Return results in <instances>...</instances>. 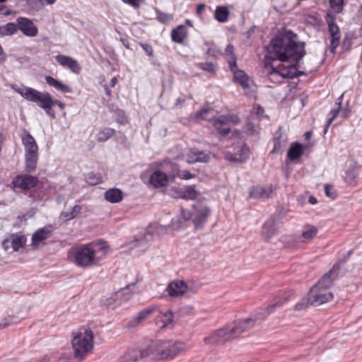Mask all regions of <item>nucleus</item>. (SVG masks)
Instances as JSON below:
<instances>
[{
	"instance_id": "obj_1",
	"label": "nucleus",
	"mask_w": 362,
	"mask_h": 362,
	"mask_svg": "<svg viewBox=\"0 0 362 362\" xmlns=\"http://www.w3.org/2000/svg\"><path fill=\"white\" fill-rule=\"evenodd\" d=\"M304 47H266L264 67L271 80L278 77L293 78L305 74L298 70L299 60L305 55Z\"/></svg>"
},
{
	"instance_id": "obj_2",
	"label": "nucleus",
	"mask_w": 362,
	"mask_h": 362,
	"mask_svg": "<svg viewBox=\"0 0 362 362\" xmlns=\"http://www.w3.org/2000/svg\"><path fill=\"white\" fill-rule=\"evenodd\" d=\"M153 361L172 360L187 350V344L176 339L151 341Z\"/></svg>"
},
{
	"instance_id": "obj_3",
	"label": "nucleus",
	"mask_w": 362,
	"mask_h": 362,
	"mask_svg": "<svg viewBox=\"0 0 362 362\" xmlns=\"http://www.w3.org/2000/svg\"><path fill=\"white\" fill-rule=\"evenodd\" d=\"M93 333L87 327H81L72 333L71 345L74 357L83 361L93 349Z\"/></svg>"
},
{
	"instance_id": "obj_4",
	"label": "nucleus",
	"mask_w": 362,
	"mask_h": 362,
	"mask_svg": "<svg viewBox=\"0 0 362 362\" xmlns=\"http://www.w3.org/2000/svg\"><path fill=\"white\" fill-rule=\"evenodd\" d=\"M11 88L25 100L35 103L39 107L44 109L46 113L51 117L54 118L55 117V114L52 110V107L55 105V102L48 93H42L29 87L20 88L16 84L11 85Z\"/></svg>"
},
{
	"instance_id": "obj_5",
	"label": "nucleus",
	"mask_w": 362,
	"mask_h": 362,
	"mask_svg": "<svg viewBox=\"0 0 362 362\" xmlns=\"http://www.w3.org/2000/svg\"><path fill=\"white\" fill-rule=\"evenodd\" d=\"M22 142L25 152V171L27 173H32L37 168L38 146L35 139L29 133H25V136L22 137Z\"/></svg>"
},
{
	"instance_id": "obj_6",
	"label": "nucleus",
	"mask_w": 362,
	"mask_h": 362,
	"mask_svg": "<svg viewBox=\"0 0 362 362\" xmlns=\"http://www.w3.org/2000/svg\"><path fill=\"white\" fill-rule=\"evenodd\" d=\"M237 338L232 324L216 329L204 338V341L208 345L223 344Z\"/></svg>"
},
{
	"instance_id": "obj_7",
	"label": "nucleus",
	"mask_w": 362,
	"mask_h": 362,
	"mask_svg": "<svg viewBox=\"0 0 362 362\" xmlns=\"http://www.w3.org/2000/svg\"><path fill=\"white\" fill-rule=\"evenodd\" d=\"M225 56L230 69L233 73L234 81L243 88H248L250 86L249 78L243 71L237 68V57L233 47H226Z\"/></svg>"
},
{
	"instance_id": "obj_8",
	"label": "nucleus",
	"mask_w": 362,
	"mask_h": 362,
	"mask_svg": "<svg viewBox=\"0 0 362 362\" xmlns=\"http://www.w3.org/2000/svg\"><path fill=\"white\" fill-rule=\"evenodd\" d=\"M140 360L153 361L151 341L141 347L129 348L123 354L121 362H138Z\"/></svg>"
},
{
	"instance_id": "obj_9",
	"label": "nucleus",
	"mask_w": 362,
	"mask_h": 362,
	"mask_svg": "<svg viewBox=\"0 0 362 362\" xmlns=\"http://www.w3.org/2000/svg\"><path fill=\"white\" fill-rule=\"evenodd\" d=\"M210 209L206 204L197 202L192 206V209L188 211L190 214V219L192 220L195 229H199L206 222L210 214Z\"/></svg>"
},
{
	"instance_id": "obj_10",
	"label": "nucleus",
	"mask_w": 362,
	"mask_h": 362,
	"mask_svg": "<svg viewBox=\"0 0 362 362\" xmlns=\"http://www.w3.org/2000/svg\"><path fill=\"white\" fill-rule=\"evenodd\" d=\"M308 294L311 298L312 303H314V306H318L329 302L332 300L334 296L331 291L317 285L310 288Z\"/></svg>"
},
{
	"instance_id": "obj_11",
	"label": "nucleus",
	"mask_w": 362,
	"mask_h": 362,
	"mask_svg": "<svg viewBox=\"0 0 362 362\" xmlns=\"http://www.w3.org/2000/svg\"><path fill=\"white\" fill-rule=\"evenodd\" d=\"M95 252L87 245H83L75 253V263L80 267H88L93 264Z\"/></svg>"
},
{
	"instance_id": "obj_12",
	"label": "nucleus",
	"mask_w": 362,
	"mask_h": 362,
	"mask_svg": "<svg viewBox=\"0 0 362 362\" xmlns=\"http://www.w3.org/2000/svg\"><path fill=\"white\" fill-rule=\"evenodd\" d=\"M263 319L264 318H262V315L259 314L258 310L254 317H248L238 321H235L232 323V325L235 332L236 337H238L243 332L254 327L258 320Z\"/></svg>"
},
{
	"instance_id": "obj_13",
	"label": "nucleus",
	"mask_w": 362,
	"mask_h": 362,
	"mask_svg": "<svg viewBox=\"0 0 362 362\" xmlns=\"http://www.w3.org/2000/svg\"><path fill=\"white\" fill-rule=\"evenodd\" d=\"M39 180L37 177L28 174H21L15 177L12 181L14 187L19 188L23 190H28L35 187Z\"/></svg>"
},
{
	"instance_id": "obj_14",
	"label": "nucleus",
	"mask_w": 362,
	"mask_h": 362,
	"mask_svg": "<svg viewBox=\"0 0 362 362\" xmlns=\"http://www.w3.org/2000/svg\"><path fill=\"white\" fill-rule=\"evenodd\" d=\"M270 45H299L298 36L291 30H283L279 32L275 40H273ZM300 45H305L303 42Z\"/></svg>"
},
{
	"instance_id": "obj_15",
	"label": "nucleus",
	"mask_w": 362,
	"mask_h": 362,
	"mask_svg": "<svg viewBox=\"0 0 362 362\" xmlns=\"http://www.w3.org/2000/svg\"><path fill=\"white\" fill-rule=\"evenodd\" d=\"M26 238L23 235L11 234L8 238L4 240L2 246L6 251L16 252L25 245Z\"/></svg>"
},
{
	"instance_id": "obj_16",
	"label": "nucleus",
	"mask_w": 362,
	"mask_h": 362,
	"mask_svg": "<svg viewBox=\"0 0 362 362\" xmlns=\"http://www.w3.org/2000/svg\"><path fill=\"white\" fill-rule=\"evenodd\" d=\"M53 230L54 227L52 225H47L37 230L32 236L31 245L34 248L38 247L44 240L52 235Z\"/></svg>"
},
{
	"instance_id": "obj_17",
	"label": "nucleus",
	"mask_w": 362,
	"mask_h": 362,
	"mask_svg": "<svg viewBox=\"0 0 362 362\" xmlns=\"http://www.w3.org/2000/svg\"><path fill=\"white\" fill-rule=\"evenodd\" d=\"M16 23H18V29L25 35L35 37L37 35L38 29L31 20L24 17H18L16 19Z\"/></svg>"
},
{
	"instance_id": "obj_18",
	"label": "nucleus",
	"mask_w": 362,
	"mask_h": 362,
	"mask_svg": "<svg viewBox=\"0 0 362 362\" xmlns=\"http://www.w3.org/2000/svg\"><path fill=\"white\" fill-rule=\"evenodd\" d=\"M188 286L184 281L175 280L168 284L166 291L170 297L177 298L183 296Z\"/></svg>"
},
{
	"instance_id": "obj_19",
	"label": "nucleus",
	"mask_w": 362,
	"mask_h": 362,
	"mask_svg": "<svg viewBox=\"0 0 362 362\" xmlns=\"http://www.w3.org/2000/svg\"><path fill=\"white\" fill-rule=\"evenodd\" d=\"M134 286V283L129 284L127 286L124 288H122L117 292L103 297L100 300L102 305L107 308L115 307L119 297L124 296V294L126 293L125 291H129L130 288Z\"/></svg>"
},
{
	"instance_id": "obj_20",
	"label": "nucleus",
	"mask_w": 362,
	"mask_h": 362,
	"mask_svg": "<svg viewBox=\"0 0 362 362\" xmlns=\"http://www.w3.org/2000/svg\"><path fill=\"white\" fill-rule=\"evenodd\" d=\"M291 295L278 296L274 299V300L268 305L267 307L259 308V314L262 315V318H265L267 315L272 313L274 309L277 307H280L285 303L289 300Z\"/></svg>"
},
{
	"instance_id": "obj_21",
	"label": "nucleus",
	"mask_w": 362,
	"mask_h": 362,
	"mask_svg": "<svg viewBox=\"0 0 362 362\" xmlns=\"http://www.w3.org/2000/svg\"><path fill=\"white\" fill-rule=\"evenodd\" d=\"M335 16L332 11H329L325 16V21L328 25L329 31L332 35V45L339 41L340 38L339 29L337 25L334 23Z\"/></svg>"
},
{
	"instance_id": "obj_22",
	"label": "nucleus",
	"mask_w": 362,
	"mask_h": 362,
	"mask_svg": "<svg viewBox=\"0 0 362 362\" xmlns=\"http://www.w3.org/2000/svg\"><path fill=\"white\" fill-rule=\"evenodd\" d=\"M278 232V228L274 220H268L266 221L260 232L262 239L264 242H269L271 238L275 235Z\"/></svg>"
},
{
	"instance_id": "obj_23",
	"label": "nucleus",
	"mask_w": 362,
	"mask_h": 362,
	"mask_svg": "<svg viewBox=\"0 0 362 362\" xmlns=\"http://www.w3.org/2000/svg\"><path fill=\"white\" fill-rule=\"evenodd\" d=\"M339 267L334 266L328 272L325 274L315 284L325 289L329 290L332 286L334 280L338 276Z\"/></svg>"
},
{
	"instance_id": "obj_24",
	"label": "nucleus",
	"mask_w": 362,
	"mask_h": 362,
	"mask_svg": "<svg viewBox=\"0 0 362 362\" xmlns=\"http://www.w3.org/2000/svg\"><path fill=\"white\" fill-rule=\"evenodd\" d=\"M185 159L188 163L197 162L206 163L209 160V155L205 154L203 151L191 149L185 156Z\"/></svg>"
},
{
	"instance_id": "obj_25",
	"label": "nucleus",
	"mask_w": 362,
	"mask_h": 362,
	"mask_svg": "<svg viewBox=\"0 0 362 362\" xmlns=\"http://www.w3.org/2000/svg\"><path fill=\"white\" fill-rule=\"evenodd\" d=\"M317 227L310 224H305L300 232V241L305 244L309 243L317 236Z\"/></svg>"
},
{
	"instance_id": "obj_26",
	"label": "nucleus",
	"mask_w": 362,
	"mask_h": 362,
	"mask_svg": "<svg viewBox=\"0 0 362 362\" xmlns=\"http://www.w3.org/2000/svg\"><path fill=\"white\" fill-rule=\"evenodd\" d=\"M250 149L248 147L244 146L238 151L237 153L233 155L230 152H226L225 158L228 161L233 163H243L249 158Z\"/></svg>"
},
{
	"instance_id": "obj_27",
	"label": "nucleus",
	"mask_w": 362,
	"mask_h": 362,
	"mask_svg": "<svg viewBox=\"0 0 362 362\" xmlns=\"http://www.w3.org/2000/svg\"><path fill=\"white\" fill-rule=\"evenodd\" d=\"M287 141V134L284 133L281 128L279 129L274 137V146L271 153H278L282 152L286 146Z\"/></svg>"
},
{
	"instance_id": "obj_28",
	"label": "nucleus",
	"mask_w": 362,
	"mask_h": 362,
	"mask_svg": "<svg viewBox=\"0 0 362 362\" xmlns=\"http://www.w3.org/2000/svg\"><path fill=\"white\" fill-rule=\"evenodd\" d=\"M56 60L59 64L70 69L74 73H78L81 70V67L78 62L69 57L64 55H57L56 57Z\"/></svg>"
},
{
	"instance_id": "obj_29",
	"label": "nucleus",
	"mask_w": 362,
	"mask_h": 362,
	"mask_svg": "<svg viewBox=\"0 0 362 362\" xmlns=\"http://www.w3.org/2000/svg\"><path fill=\"white\" fill-rule=\"evenodd\" d=\"M173 317V313L170 310L159 313L155 319L156 325L161 329L166 328L172 325Z\"/></svg>"
},
{
	"instance_id": "obj_30",
	"label": "nucleus",
	"mask_w": 362,
	"mask_h": 362,
	"mask_svg": "<svg viewBox=\"0 0 362 362\" xmlns=\"http://www.w3.org/2000/svg\"><path fill=\"white\" fill-rule=\"evenodd\" d=\"M190 220V214L187 210L180 209V214L172 220L171 226L175 230H179L184 227L187 221Z\"/></svg>"
},
{
	"instance_id": "obj_31",
	"label": "nucleus",
	"mask_w": 362,
	"mask_h": 362,
	"mask_svg": "<svg viewBox=\"0 0 362 362\" xmlns=\"http://www.w3.org/2000/svg\"><path fill=\"white\" fill-rule=\"evenodd\" d=\"M273 191L274 188L272 185L257 186L251 189L250 195L255 198H268Z\"/></svg>"
},
{
	"instance_id": "obj_32",
	"label": "nucleus",
	"mask_w": 362,
	"mask_h": 362,
	"mask_svg": "<svg viewBox=\"0 0 362 362\" xmlns=\"http://www.w3.org/2000/svg\"><path fill=\"white\" fill-rule=\"evenodd\" d=\"M168 180L169 179L168 175L160 170L155 171L150 177V182L155 187L165 186L168 184Z\"/></svg>"
},
{
	"instance_id": "obj_33",
	"label": "nucleus",
	"mask_w": 362,
	"mask_h": 362,
	"mask_svg": "<svg viewBox=\"0 0 362 362\" xmlns=\"http://www.w3.org/2000/svg\"><path fill=\"white\" fill-rule=\"evenodd\" d=\"M187 36V29L185 25H179L171 32V37L174 42L181 44Z\"/></svg>"
},
{
	"instance_id": "obj_34",
	"label": "nucleus",
	"mask_w": 362,
	"mask_h": 362,
	"mask_svg": "<svg viewBox=\"0 0 362 362\" xmlns=\"http://www.w3.org/2000/svg\"><path fill=\"white\" fill-rule=\"evenodd\" d=\"M157 310V308L156 306H151L148 308H145L144 310L139 312L136 316H135L132 320V323L134 324V325H136L139 324L140 322L146 320L147 318H148L156 310Z\"/></svg>"
},
{
	"instance_id": "obj_35",
	"label": "nucleus",
	"mask_w": 362,
	"mask_h": 362,
	"mask_svg": "<svg viewBox=\"0 0 362 362\" xmlns=\"http://www.w3.org/2000/svg\"><path fill=\"white\" fill-rule=\"evenodd\" d=\"M105 199L110 203H118L123 199L122 191L117 188H112L105 192Z\"/></svg>"
},
{
	"instance_id": "obj_36",
	"label": "nucleus",
	"mask_w": 362,
	"mask_h": 362,
	"mask_svg": "<svg viewBox=\"0 0 362 362\" xmlns=\"http://www.w3.org/2000/svg\"><path fill=\"white\" fill-rule=\"evenodd\" d=\"M258 122L259 121L257 120H252L250 117H249L245 125V133L251 136L259 135L260 127L259 126Z\"/></svg>"
},
{
	"instance_id": "obj_37",
	"label": "nucleus",
	"mask_w": 362,
	"mask_h": 362,
	"mask_svg": "<svg viewBox=\"0 0 362 362\" xmlns=\"http://www.w3.org/2000/svg\"><path fill=\"white\" fill-rule=\"evenodd\" d=\"M46 83L50 86L56 88L57 90H59L62 93H71V88L66 84L62 83L61 81L54 78L52 76H46L45 77Z\"/></svg>"
},
{
	"instance_id": "obj_38",
	"label": "nucleus",
	"mask_w": 362,
	"mask_h": 362,
	"mask_svg": "<svg viewBox=\"0 0 362 362\" xmlns=\"http://www.w3.org/2000/svg\"><path fill=\"white\" fill-rule=\"evenodd\" d=\"M303 153V146L299 143H293L288 151L287 157L291 160H295L300 158Z\"/></svg>"
},
{
	"instance_id": "obj_39",
	"label": "nucleus",
	"mask_w": 362,
	"mask_h": 362,
	"mask_svg": "<svg viewBox=\"0 0 362 362\" xmlns=\"http://www.w3.org/2000/svg\"><path fill=\"white\" fill-rule=\"evenodd\" d=\"M280 241L284 247L295 248L298 245L299 240L293 234H286L280 238Z\"/></svg>"
},
{
	"instance_id": "obj_40",
	"label": "nucleus",
	"mask_w": 362,
	"mask_h": 362,
	"mask_svg": "<svg viewBox=\"0 0 362 362\" xmlns=\"http://www.w3.org/2000/svg\"><path fill=\"white\" fill-rule=\"evenodd\" d=\"M221 117L220 116L214 120L213 125L222 136H226L230 132V129L226 122H221Z\"/></svg>"
},
{
	"instance_id": "obj_41",
	"label": "nucleus",
	"mask_w": 362,
	"mask_h": 362,
	"mask_svg": "<svg viewBox=\"0 0 362 362\" xmlns=\"http://www.w3.org/2000/svg\"><path fill=\"white\" fill-rule=\"evenodd\" d=\"M343 97V94L337 99L336 102V107L330 111L331 117L327 120L326 126L325 127L324 133L325 134L327 132L329 126L332 124L335 117L338 115L339 112L341 109V99Z\"/></svg>"
},
{
	"instance_id": "obj_42",
	"label": "nucleus",
	"mask_w": 362,
	"mask_h": 362,
	"mask_svg": "<svg viewBox=\"0 0 362 362\" xmlns=\"http://www.w3.org/2000/svg\"><path fill=\"white\" fill-rule=\"evenodd\" d=\"M18 30V23H8L4 25L0 26V36L11 35Z\"/></svg>"
},
{
	"instance_id": "obj_43",
	"label": "nucleus",
	"mask_w": 362,
	"mask_h": 362,
	"mask_svg": "<svg viewBox=\"0 0 362 362\" xmlns=\"http://www.w3.org/2000/svg\"><path fill=\"white\" fill-rule=\"evenodd\" d=\"M229 16V11L226 6H218L215 11L216 19L221 23L227 21Z\"/></svg>"
},
{
	"instance_id": "obj_44",
	"label": "nucleus",
	"mask_w": 362,
	"mask_h": 362,
	"mask_svg": "<svg viewBox=\"0 0 362 362\" xmlns=\"http://www.w3.org/2000/svg\"><path fill=\"white\" fill-rule=\"evenodd\" d=\"M310 305H314V303H312L311 298L308 294V297L303 298L295 305L294 309L296 311H303L305 310Z\"/></svg>"
},
{
	"instance_id": "obj_45",
	"label": "nucleus",
	"mask_w": 362,
	"mask_h": 362,
	"mask_svg": "<svg viewBox=\"0 0 362 362\" xmlns=\"http://www.w3.org/2000/svg\"><path fill=\"white\" fill-rule=\"evenodd\" d=\"M81 207L79 205L74 206L69 211H63L61 216L65 221H69L74 218L81 211Z\"/></svg>"
},
{
	"instance_id": "obj_46",
	"label": "nucleus",
	"mask_w": 362,
	"mask_h": 362,
	"mask_svg": "<svg viewBox=\"0 0 362 362\" xmlns=\"http://www.w3.org/2000/svg\"><path fill=\"white\" fill-rule=\"evenodd\" d=\"M114 132L113 129L105 128L98 134L97 139L100 142L105 141L114 134Z\"/></svg>"
},
{
	"instance_id": "obj_47",
	"label": "nucleus",
	"mask_w": 362,
	"mask_h": 362,
	"mask_svg": "<svg viewBox=\"0 0 362 362\" xmlns=\"http://www.w3.org/2000/svg\"><path fill=\"white\" fill-rule=\"evenodd\" d=\"M86 182L90 185H95L102 182V177L99 173H89L86 177Z\"/></svg>"
},
{
	"instance_id": "obj_48",
	"label": "nucleus",
	"mask_w": 362,
	"mask_h": 362,
	"mask_svg": "<svg viewBox=\"0 0 362 362\" xmlns=\"http://www.w3.org/2000/svg\"><path fill=\"white\" fill-rule=\"evenodd\" d=\"M264 109L259 105H254L250 117L252 120L259 121L263 117Z\"/></svg>"
},
{
	"instance_id": "obj_49",
	"label": "nucleus",
	"mask_w": 362,
	"mask_h": 362,
	"mask_svg": "<svg viewBox=\"0 0 362 362\" xmlns=\"http://www.w3.org/2000/svg\"><path fill=\"white\" fill-rule=\"evenodd\" d=\"M357 177V173L354 169L349 170L346 173L345 181L350 186H354L356 185V178Z\"/></svg>"
},
{
	"instance_id": "obj_50",
	"label": "nucleus",
	"mask_w": 362,
	"mask_h": 362,
	"mask_svg": "<svg viewBox=\"0 0 362 362\" xmlns=\"http://www.w3.org/2000/svg\"><path fill=\"white\" fill-rule=\"evenodd\" d=\"M221 122H226L228 125L230 123L238 124L240 122V119L237 115H221Z\"/></svg>"
},
{
	"instance_id": "obj_51",
	"label": "nucleus",
	"mask_w": 362,
	"mask_h": 362,
	"mask_svg": "<svg viewBox=\"0 0 362 362\" xmlns=\"http://www.w3.org/2000/svg\"><path fill=\"white\" fill-rule=\"evenodd\" d=\"M329 4L333 11L339 13L344 8V0H329Z\"/></svg>"
},
{
	"instance_id": "obj_52",
	"label": "nucleus",
	"mask_w": 362,
	"mask_h": 362,
	"mask_svg": "<svg viewBox=\"0 0 362 362\" xmlns=\"http://www.w3.org/2000/svg\"><path fill=\"white\" fill-rule=\"evenodd\" d=\"M184 194L182 195V199H193L197 197V192H196L195 189L192 187H188L185 189H183Z\"/></svg>"
},
{
	"instance_id": "obj_53",
	"label": "nucleus",
	"mask_w": 362,
	"mask_h": 362,
	"mask_svg": "<svg viewBox=\"0 0 362 362\" xmlns=\"http://www.w3.org/2000/svg\"><path fill=\"white\" fill-rule=\"evenodd\" d=\"M199 66L203 70L214 74L216 73V66L213 63L211 62H205V63H200L199 64Z\"/></svg>"
},
{
	"instance_id": "obj_54",
	"label": "nucleus",
	"mask_w": 362,
	"mask_h": 362,
	"mask_svg": "<svg viewBox=\"0 0 362 362\" xmlns=\"http://www.w3.org/2000/svg\"><path fill=\"white\" fill-rule=\"evenodd\" d=\"M156 13H157V16H156L157 19L160 23H168L173 18L171 15H170L168 13H165L161 12V11H157Z\"/></svg>"
},
{
	"instance_id": "obj_55",
	"label": "nucleus",
	"mask_w": 362,
	"mask_h": 362,
	"mask_svg": "<svg viewBox=\"0 0 362 362\" xmlns=\"http://www.w3.org/2000/svg\"><path fill=\"white\" fill-rule=\"evenodd\" d=\"M325 191L326 195L331 199H334L337 196L336 192L333 189L331 185H326L325 186Z\"/></svg>"
},
{
	"instance_id": "obj_56",
	"label": "nucleus",
	"mask_w": 362,
	"mask_h": 362,
	"mask_svg": "<svg viewBox=\"0 0 362 362\" xmlns=\"http://www.w3.org/2000/svg\"><path fill=\"white\" fill-rule=\"evenodd\" d=\"M143 1L144 0H122L123 3L129 4L135 8H139L141 2Z\"/></svg>"
},
{
	"instance_id": "obj_57",
	"label": "nucleus",
	"mask_w": 362,
	"mask_h": 362,
	"mask_svg": "<svg viewBox=\"0 0 362 362\" xmlns=\"http://www.w3.org/2000/svg\"><path fill=\"white\" fill-rule=\"evenodd\" d=\"M12 13V11L6 6H0V14L3 16H9Z\"/></svg>"
},
{
	"instance_id": "obj_58",
	"label": "nucleus",
	"mask_w": 362,
	"mask_h": 362,
	"mask_svg": "<svg viewBox=\"0 0 362 362\" xmlns=\"http://www.w3.org/2000/svg\"><path fill=\"white\" fill-rule=\"evenodd\" d=\"M208 112V110L206 109H202L200 112H199L197 115V117L198 118H201L202 119H207V117L206 114Z\"/></svg>"
},
{
	"instance_id": "obj_59",
	"label": "nucleus",
	"mask_w": 362,
	"mask_h": 362,
	"mask_svg": "<svg viewBox=\"0 0 362 362\" xmlns=\"http://www.w3.org/2000/svg\"><path fill=\"white\" fill-rule=\"evenodd\" d=\"M180 177L182 179L189 180L193 177V175L189 172L185 170L182 172V173L180 175Z\"/></svg>"
},
{
	"instance_id": "obj_60",
	"label": "nucleus",
	"mask_w": 362,
	"mask_h": 362,
	"mask_svg": "<svg viewBox=\"0 0 362 362\" xmlns=\"http://www.w3.org/2000/svg\"><path fill=\"white\" fill-rule=\"evenodd\" d=\"M147 236H148V237H150V238H151V234L146 235L144 236V239H142V240H141V239H136V240H135V241H134V242L136 243L134 245H135V246H137V245H139L141 244L142 243H144L145 240H148V238H147Z\"/></svg>"
},
{
	"instance_id": "obj_61",
	"label": "nucleus",
	"mask_w": 362,
	"mask_h": 362,
	"mask_svg": "<svg viewBox=\"0 0 362 362\" xmlns=\"http://www.w3.org/2000/svg\"><path fill=\"white\" fill-rule=\"evenodd\" d=\"M11 319H12V317H10L9 319H6L5 322L1 323L0 324V328L6 327L7 326L14 323V322L11 320Z\"/></svg>"
},
{
	"instance_id": "obj_62",
	"label": "nucleus",
	"mask_w": 362,
	"mask_h": 362,
	"mask_svg": "<svg viewBox=\"0 0 362 362\" xmlns=\"http://www.w3.org/2000/svg\"><path fill=\"white\" fill-rule=\"evenodd\" d=\"M148 56H151L153 54L152 47H142Z\"/></svg>"
},
{
	"instance_id": "obj_63",
	"label": "nucleus",
	"mask_w": 362,
	"mask_h": 362,
	"mask_svg": "<svg viewBox=\"0 0 362 362\" xmlns=\"http://www.w3.org/2000/svg\"><path fill=\"white\" fill-rule=\"evenodd\" d=\"M257 29V26L255 25H253L252 26L247 32V37H250L251 36V35L255 31V30Z\"/></svg>"
},
{
	"instance_id": "obj_64",
	"label": "nucleus",
	"mask_w": 362,
	"mask_h": 362,
	"mask_svg": "<svg viewBox=\"0 0 362 362\" xmlns=\"http://www.w3.org/2000/svg\"><path fill=\"white\" fill-rule=\"evenodd\" d=\"M175 197H176L182 198V195L184 194L183 190H182V189H175Z\"/></svg>"
}]
</instances>
